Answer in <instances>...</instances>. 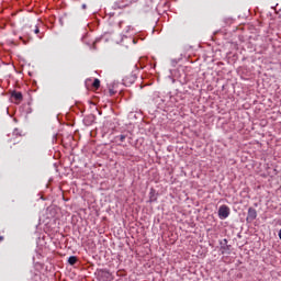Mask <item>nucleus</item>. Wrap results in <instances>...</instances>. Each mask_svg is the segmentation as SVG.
Instances as JSON below:
<instances>
[{
  "mask_svg": "<svg viewBox=\"0 0 281 281\" xmlns=\"http://www.w3.org/2000/svg\"><path fill=\"white\" fill-rule=\"evenodd\" d=\"M218 216L222 221H225L229 216V206L227 205H222L218 209Z\"/></svg>",
  "mask_w": 281,
  "mask_h": 281,
  "instance_id": "f257e3e1",
  "label": "nucleus"
},
{
  "mask_svg": "<svg viewBox=\"0 0 281 281\" xmlns=\"http://www.w3.org/2000/svg\"><path fill=\"white\" fill-rule=\"evenodd\" d=\"M258 217V212L254 207L248 209V215L246 217L247 223H252Z\"/></svg>",
  "mask_w": 281,
  "mask_h": 281,
  "instance_id": "f03ea898",
  "label": "nucleus"
},
{
  "mask_svg": "<svg viewBox=\"0 0 281 281\" xmlns=\"http://www.w3.org/2000/svg\"><path fill=\"white\" fill-rule=\"evenodd\" d=\"M11 100L14 102V104H20L23 102V93L19 91H13L11 93Z\"/></svg>",
  "mask_w": 281,
  "mask_h": 281,
  "instance_id": "7ed1b4c3",
  "label": "nucleus"
},
{
  "mask_svg": "<svg viewBox=\"0 0 281 281\" xmlns=\"http://www.w3.org/2000/svg\"><path fill=\"white\" fill-rule=\"evenodd\" d=\"M135 80H136L135 75L130 74V75H127V76H125V77L123 78V85H124L125 87H131V85H134V83H135Z\"/></svg>",
  "mask_w": 281,
  "mask_h": 281,
  "instance_id": "20e7f679",
  "label": "nucleus"
},
{
  "mask_svg": "<svg viewBox=\"0 0 281 281\" xmlns=\"http://www.w3.org/2000/svg\"><path fill=\"white\" fill-rule=\"evenodd\" d=\"M11 135H12V137H14V138H12ZM9 137H11V138L9 139V142H13V144H19V139H21V133H19V130L15 128V130L12 132V134H9Z\"/></svg>",
  "mask_w": 281,
  "mask_h": 281,
  "instance_id": "39448f33",
  "label": "nucleus"
},
{
  "mask_svg": "<svg viewBox=\"0 0 281 281\" xmlns=\"http://www.w3.org/2000/svg\"><path fill=\"white\" fill-rule=\"evenodd\" d=\"M76 262H78V257H76V256H70V257L68 258V263H69V265L74 266V265H76Z\"/></svg>",
  "mask_w": 281,
  "mask_h": 281,
  "instance_id": "423d86ee",
  "label": "nucleus"
},
{
  "mask_svg": "<svg viewBox=\"0 0 281 281\" xmlns=\"http://www.w3.org/2000/svg\"><path fill=\"white\" fill-rule=\"evenodd\" d=\"M92 87L93 89H100V79H94V81L92 82Z\"/></svg>",
  "mask_w": 281,
  "mask_h": 281,
  "instance_id": "0eeeda50",
  "label": "nucleus"
},
{
  "mask_svg": "<svg viewBox=\"0 0 281 281\" xmlns=\"http://www.w3.org/2000/svg\"><path fill=\"white\" fill-rule=\"evenodd\" d=\"M126 139L125 135H120V142H124Z\"/></svg>",
  "mask_w": 281,
  "mask_h": 281,
  "instance_id": "6e6552de",
  "label": "nucleus"
},
{
  "mask_svg": "<svg viewBox=\"0 0 281 281\" xmlns=\"http://www.w3.org/2000/svg\"><path fill=\"white\" fill-rule=\"evenodd\" d=\"M35 34H40L41 33V30L38 27L35 29L34 31Z\"/></svg>",
  "mask_w": 281,
  "mask_h": 281,
  "instance_id": "1a4fd4ad",
  "label": "nucleus"
},
{
  "mask_svg": "<svg viewBox=\"0 0 281 281\" xmlns=\"http://www.w3.org/2000/svg\"><path fill=\"white\" fill-rule=\"evenodd\" d=\"M1 240H3V237L0 236V243H1Z\"/></svg>",
  "mask_w": 281,
  "mask_h": 281,
  "instance_id": "9d476101",
  "label": "nucleus"
}]
</instances>
